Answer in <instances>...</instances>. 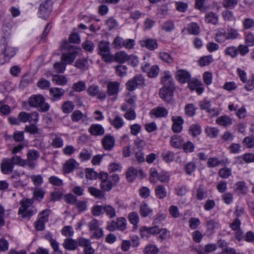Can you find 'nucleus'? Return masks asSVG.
Masks as SVG:
<instances>
[{
	"instance_id": "nucleus-1",
	"label": "nucleus",
	"mask_w": 254,
	"mask_h": 254,
	"mask_svg": "<svg viewBox=\"0 0 254 254\" xmlns=\"http://www.w3.org/2000/svg\"><path fill=\"white\" fill-rule=\"evenodd\" d=\"M0 44L1 54L3 55V59L0 55V64H3L16 54L17 50L9 44L8 41L4 37L1 39Z\"/></svg>"
},
{
	"instance_id": "nucleus-2",
	"label": "nucleus",
	"mask_w": 254,
	"mask_h": 254,
	"mask_svg": "<svg viewBox=\"0 0 254 254\" xmlns=\"http://www.w3.org/2000/svg\"><path fill=\"white\" fill-rule=\"evenodd\" d=\"M29 105L34 108H39L41 112L48 111L50 107V105L45 102V98L41 94H34L28 99Z\"/></svg>"
},
{
	"instance_id": "nucleus-3",
	"label": "nucleus",
	"mask_w": 254,
	"mask_h": 254,
	"mask_svg": "<svg viewBox=\"0 0 254 254\" xmlns=\"http://www.w3.org/2000/svg\"><path fill=\"white\" fill-rule=\"evenodd\" d=\"M100 226V221L96 219H93L88 223L89 231L93 233L92 238L99 239L104 236L103 230Z\"/></svg>"
},
{
	"instance_id": "nucleus-4",
	"label": "nucleus",
	"mask_w": 254,
	"mask_h": 254,
	"mask_svg": "<svg viewBox=\"0 0 254 254\" xmlns=\"http://www.w3.org/2000/svg\"><path fill=\"white\" fill-rule=\"evenodd\" d=\"M18 118L20 123H26L28 122L30 123L37 124L39 121V114L37 112L27 113L22 111L19 113Z\"/></svg>"
},
{
	"instance_id": "nucleus-5",
	"label": "nucleus",
	"mask_w": 254,
	"mask_h": 254,
	"mask_svg": "<svg viewBox=\"0 0 254 254\" xmlns=\"http://www.w3.org/2000/svg\"><path fill=\"white\" fill-rule=\"evenodd\" d=\"M53 2L51 0H46L41 3L38 14L40 17L46 20L53 10Z\"/></svg>"
},
{
	"instance_id": "nucleus-6",
	"label": "nucleus",
	"mask_w": 254,
	"mask_h": 254,
	"mask_svg": "<svg viewBox=\"0 0 254 254\" xmlns=\"http://www.w3.org/2000/svg\"><path fill=\"white\" fill-rule=\"evenodd\" d=\"M78 52V49L76 46L69 47L68 51L62 55V62H63L65 64H71L75 59Z\"/></svg>"
},
{
	"instance_id": "nucleus-7",
	"label": "nucleus",
	"mask_w": 254,
	"mask_h": 254,
	"mask_svg": "<svg viewBox=\"0 0 254 254\" xmlns=\"http://www.w3.org/2000/svg\"><path fill=\"white\" fill-rule=\"evenodd\" d=\"M98 53L106 62L112 61V56L108 42H100L98 44Z\"/></svg>"
},
{
	"instance_id": "nucleus-8",
	"label": "nucleus",
	"mask_w": 254,
	"mask_h": 254,
	"mask_svg": "<svg viewBox=\"0 0 254 254\" xmlns=\"http://www.w3.org/2000/svg\"><path fill=\"white\" fill-rule=\"evenodd\" d=\"M87 92L91 97H96L100 100H104L106 98L107 94L105 91L100 90L99 86L92 84L87 88Z\"/></svg>"
},
{
	"instance_id": "nucleus-9",
	"label": "nucleus",
	"mask_w": 254,
	"mask_h": 254,
	"mask_svg": "<svg viewBox=\"0 0 254 254\" xmlns=\"http://www.w3.org/2000/svg\"><path fill=\"white\" fill-rule=\"evenodd\" d=\"M144 84V79L143 77L140 74L136 75L127 82L126 88L130 91H132L135 90L138 86L142 85Z\"/></svg>"
},
{
	"instance_id": "nucleus-10",
	"label": "nucleus",
	"mask_w": 254,
	"mask_h": 254,
	"mask_svg": "<svg viewBox=\"0 0 254 254\" xmlns=\"http://www.w3.org/2000/svg\"><path fill=\"white\" fill-rule=\"evenodd\" d=\"M40 157V153L35 149H30L27 153V166L31 169L35 167L36 164L35 161Z\"/></svg>"
},
{
	"instance_id": "nucleus-11",
	"label": "nucleus",
	"mask_w": 254,
	"mask_h": 254,
	"mask_svg": "<svg viewBox=\"0 0 254 254\" xmlns=\"http://www.w3.org/2000/svg\"><path fill=\"white\" fill-rule=\"evenodd\" d=\"M174 86H163L160 88L159 96L164 101L170 102L173 97Z\"/></svg>"
},
{
	"instance_id": "nucleus-12",
	"label": "nucleus",
	"mask_w": 254,
	"mask_h": 254,
	"mask_svg": "<svg viewBox=\"0 0 254 254\" xmlns=\"http://www.w3.org/2000/svg\"><path fill=\"white\" fill-rule=\"evenodd\" d=\"M201 110H205L211 117L217 116L219 115V110L217 108H211V102L204 100L199 103Z\"/></svg>"
},
{
	"instance_id": "nucleus-13",
	"label": "nucleus",
	"mask_w": 254,
	"mask_h": 254,
	"mask_svg": "<svg viewBox=\"0 0 254 254\" xmlns=\"http://www.w3.org/2000/svg\"><path fill=\"white\" fill-rule=\"evenodd\" d=\"M79 164L74 159H69L65 161L63 165V171L64 174H69L78 168Z\"/></svg>"
},
{
	"instance_id": "nucleus-14",
	"label": "nucleus",
	"mask_w": 254,
	"mask_h": 254,
	"mask_svg": "<svg viewBox=\"0 0 254 254\" xmlns=\"http://www.w3.org/2000/svg\"><path fill=\"white\" fill-rule=\"evenodd\" d=\"M110 124L116 129H119L124 127L125 122L123 118L118 114L115 113L109 118Z\"/></svg>"
},
{
	"instance_id": "nucleus-15",
	"label": "nucleus",
	"mask_w": 254,
	"mask_h": 254,
	"mask_svg": "<svg viewBox=\"0 0 254 254\" xmlns=\"http://www.w3.org/2000/svg\"><path fill=\"white\" fill-rule=\"evenodd\" d=\"M120 91V83L117 81L109 82L107 85V93L109 96L117 98Z\"/></svg>"
},
{
	"instance_id": "nucleus-16",
	"label": "nucleus",
	"mask_w": 254,
	"mask_h": 254,
	"mask_svg": "<svg viewBox=\"0 0 254 254\" xmlns=\"http://www.w3.org/2000/svg\"><path fill=\"white\" fill-rule=\"evenodd\" d=\"M103 148L108 151H111L113 149L115 145V138L111 135H106L101 140Z\"/></svg>"
},
{
	"instance_id": "nucleus-17",
	"label": "nucleus",
	"mask_w": 254,
	"mask_h": 254,
	"mask_svg": "<svg viewBox=\"0 0 254 254\" xmlns=\"http://www.w3.org/2000/svg\"><path fill=\"white\" fill-rule=\"evenodd\" d=\"M14 165L9 158H4L0 163V169L4 174H9L13 170Z\"/></svg>"
},
{
	"instance_id": "nucleus-18",
	"label": "nucleus",
	"mask_w": 254,
	"mask_h": 254,
	"mask_svg": "<svg viewBox=\"0 0 254 254\" xmlns=\"http://www.w3.org/2000/svg\"><path fill=\"white\" fill-rule=\"evenodd\" d=\"M177 79L182 83H186L189 82L191 79L190 73L184 69H178L176 73Z\"/></svg>"
},
{
	"instance_id": "nucleus-19",
	"label": "nucleus",
	"mask_w": 254,
	"mask_h": 254,
	"mask_svg": "<svg viewBox=\"0 0 254 254\" xmlns=\"http://www.w3.org/2000/svg\"><path fill=\"white\" fill-rule=\"evenodd\" d=\"M31 205L30 200L26 199L21 202V206L20 207L18 213L22 215L23 217H30L32 215V212L28 210L29 207Z\"/></svg>"
},
{
	"instance_id": "nucleus-20",
	"label": "nucleus",
	"mask_w": 254,
	"mask_h": 254,
	"mask_svg": "<svg viewBox=\"0 0 254 254\" xmlns=\"http://www.w3.org/2000/svg\"><path fill=\"white\" fill-rule=\"evenodd\" d=\"M149 114L151 117L154 116L158 118H165L168 116V111L164 107L158 106L152 109L150 111Z\"/></svg>"
},
{
	"instance_id": "nucleus-21",
	"label": "nucleus",
	"mask_w": 254,
	"mask_h": 254,
	"mask_svg": "<svg viewBox=\"0 0 254 254\" xmlns=\"http://www.w3.org/2000/svg\"><path fill=\"white\" fill-rule=\"evenodd\" d=\"M173 125L172 127V130L174 132L179 133L181 132L184 124V120L181 116H173L172 118Z\"/></svg>"
},
{
	"instance_id": "nucleus-22",
	"label": "nucleus",
	"mask_w": 254,
	"mask_h": 254,
	"mask_svg": "<svg viewBox=\"0 0 254 254\" xmlns=\"http://www.w3.org/2000/svg\"><path fill=\"white\" fill-rule=\"evenodd\" d=\"M208 196L207 188L203 185H200L195 191V198L198 201L206 199Z\"/></svg>"
},
{
	"instance_id": "nucleus-23",
	"label": "nucleus",
	"mask_w": 254,
	"mask_h": 254,
	"mask_svg": "<svg viewBox=\"0 0 254 254\" xmlns=\"http://www.w3.org/2000/svg\"><path fill=\"white\" fill-rule=\"evenodd\" d=\"M142 46L146 47L149 50L153 51L158 47V44L156 40L151 38H146L140 41Z\"/></svg>"
},
{
	"instance_id": "nucleus-24",
	"label": "nucleus",
	"mask_w": 254,
	"mask_h": 254,
	"mask_svg": "<svg viewBox=\"0 0 254 254\" xmlns=\"http://www.w3.org/2000/svg\"><path fill=\"white\" fill-rule=\"evenodd\" d=\"M161 82L164 86H174L172 76L169 71H164L161 73Z\"/></svg>"
},
{
	"instance_id": "nucleus-25",
	"label": "nucleus",
	"mask_w": 254,
	"mask_h": 254,
	"mask_svg": "<svg viewBox=\"0 0 254 254\" xmlns=\"http://www.w3.org/2000/svg\"><path fill=\"white\" fill-rule=\"evenodd\" d=\"M89 132L92 135H101L104 133L103 127L99 124H93L88 129Z\"/></svg>"
},
{
	"instance_id": "nucleus-26",
	"label": "nucleus",
	"mask_w": 254,
	"mask_h": 254,
	"mask_svg": "<svg viewBox=\"0 0 254 254\" xmlns=\"http://www.w3.org/2000/svg\"><path fill=\"white\" fill-rule=\"evenodd\" d=\"M184 138L180 135H173L170 140V144L174 148L181 149L184 142Z\"/></svg>"
},
{
	"instance_id": "nucleus-27",
	"label": "nucleus",
	"mask_w": 254,
	"mask_h": 254,
	"mask_svg": "<svg viewBox=\"0 0 254 254\" xmlns=\"http://www.w3.org/2000/svg\"><path fill=\"white\" fill-rule=\"evenodd\" d=\"M152 209L145 201H143L139 206V213L143 217L148 216L152 213Z\"/></svg>"
},
{
	"instance_id": "nucleus-28",
	"label": "nucleus",
	"mask_w": 254,
	"mask_h": 254,
	"mask_svg": "<svg viewBox=\"0 0 254 254\" xmlns=\"http://www.w3.org/2000/svg\"><path fill=\"white\" fill-rule=\"evenodd\" d=\"M205 19L208 23L217 25L219 23V15L213 12H209L205 14Z\"/></svg>"
},
{
	"instance_id": "nucleus-29",
	"label": "nucleus",
	"mask_w": 254,
	"mask_h": 254,
	"mask_svg": "<svg viewBox=\"0 0 254 254\" xmlns=\"http://www.w3.org/2000/svg\"><path fill=\"white\" fill-rule=\"evenodd\" d=\"M206 226L207 230L211 233L215 232L216 229L220 228V225L218 221L215 219H209L206 221Z\"/></svg>"
},
{
	"instance_id": "nucleus-30",
	"label": "nucleus",
	"mask_w": 254,
	"mask_h": 254,
	"mask_svg": "<svg viewBox=\"0 0 254 254\" xmlns=\"http://www.w3.org/2000/svg\"><path fill=\"white\" fill-rule=\"evenodd\" d=\"M215 40L219 43L224 42L227 40V32L223 28L216 30Z\"/></svg>"
},
{
	"instance_id": "nucleus-31",
	"label": "nucleus",
	"mask_w": 254,
	"mask_h": 254,
	"mask_svg": "<svg viewBox=\"0 0 254 254\" xmlns=\"http://www.w3.org/2000/svg\"><path fill=\"white\" fill-rule=\"evenodd\" d=\"M63 246L66 250L73 251L77 248L78 244L75 240L68 238L64 240Z\"/></svg>"
},
{
	"instance_id": "nucleus-32",
	"label": "nucleus",
	"mask_w": 254,
	"mask_h": 254,
	"mask_svg": "<svg viewBox=\"0 0 254 254\" xmlns=\"http://www.w3.org/2000/svg\"><path fill=\"white\" fill-rule=\"evenodd\" d=\"M50 95L55 100H59L64 94L63 89L58 87H53L50 89Z\"/></svg>"
},
{
	"instance_id": "nucleus-33",
	"label": "nucleus",
	"mask_w": 254,
	"mask_h": 254,
	"mask_svg": "<svg viewBox=\"0 0 254 254\" xmlns=\"http://www.w3.org/2000/svg\"><path fill=\"white\" fill-rule=\"evenodd\" d=\"M154 190L156 196L159 199H163L167 196V190L162 185L157 186Z\"/></svg>"
},
{
	"instance_id": "nucleus-34",
	"label": "nucleus",
	"mask_w": 254,
	"mask_h": 254,
	"mask_svg": "<svg viewBox=\"0 0 254 254\" xmlns=\"http://www.w3.org/2000/svg\"><path fill=\"white\" fill-rule=\"evenodd\" d=\"M128 218L129 222L133 225V229L135 230L139 222V217L138 213L136 212H131L128 214Z\"/></svg>"
},
{
	"instance_id": "nucleus-35",
	"label": "nucleus",
	"mask_w": 254,
	"mask_h": 254,
	"mask_svg": "<svg viewBox=\"0 0 254 254\" xmlns=\"http://www.w3.org/2000/svg\"><path fill=\"white\" fill-rule=\"evenodd\" d=\"M227 40H235L240 36L238 30L233 27H228L226 31Z\"/></svg>"
},
{
	"instance_id": "nucleus-36",
	"label": "nucleus",
	"mask_w": 254,
	"mask_h": 254,
	"mask_svg": "<svg viewBox=\"0 0 254 254\" xmlns=\"http://www.w3.org/2000/svg\"><path fill=\"white\" fill-rule=\"evenodd\" d=\"M128 56L129 55L125 51H122L117 52L115 54V59L118 63L123 64L127 61Z\"/></svg>"
},
{
	"instance_id": "nucleus-37",
	"label": "nucleus",
	"mask_w": 254,
	"mask_h": 254,
	"mask_svg": "<svg viewBox=\"0 0 254 254\" xmlns=\"http://www.w3.org/2000/svg\"><path fill=\"white\" fill-rule=\"evenodd\" d=\"M75 66L81 70H85L88 68L89 63L87 59H77L75 63Z\"/></svg>"
},
{
	"instance_id": "nucleus-38",
	"label": "nucleus",
	"mask_w": 254,
	"mask_h": 254,
	"mask_svg": "<svg viewBox=\"0 0 254 254\" xmlns=\"http://www.w3.org/2000/svg\"><path fill=\"white\" fill-rule=\"evenodd\" d=\"M216 123L220 126L227 127L232 124V121L228 116H222L217 119Z\"/></svg>"
},
{
	"instance_id": "nucleus-39",
	"label": "nucleus",
	"mask_w": 254,
	"mask_h": 254,
	"mask_svg": "<svg viewBox=\"0 0 254 254\" xmlns=\"http://www.w3.org/2000/svg\"><path fill=\"white\" fill-rule=\"evenodd\" d=\"M237 50L238 49L236 47L231 46L227 47L225 49L224 53L226 56H230L232 59H234L238 55Z\"/></svg>"
},
{
	"instance_id": "nucleus-40",
	"label": "nucleus",
	"mask_w": 254,
	"mask_h": 254,
	"mask_svg": "<svg viewBox=\"0 0 254 254\" xmlns=\"http://www.w3.org/2000/svg\"><path fill=\"white\" fill-rule=\"evenodd\" d=\"M13 165H18L20 166L24 167L27 166V162L26 160L23 159L20 156L14 155L11 158H10Z\"/></svg>"
},
{
	"instance_id": "nucleus-41",
	"label": "nucleus",
	"mask_w": 254,
	"mask_h": 254,
	"mask_svg": "<svg viewBox=\"0 0 254 254\" xmlns=\"http://www.w3.org/2000/svg\"><path fill=\"white\" fill-rule=\"evenodd\" d=\"M195 146L193 143L190 141H187L185 142L182 145L181 149H182L184 152L186 153H190L194 151Z\"/></svg>"
},
{
	"instance_id": "nucleus-42",
	"label": "nucleus",
	"mask_w": 254,
	"mask_h": 254,
	"mask_svg": "<svg viewBox=\"0 0 254 254\" xmlns=\"http://www.w3.org/2000/svg\"><path fill=\"white\" fill-rule=\"evenodd\" d=\"M45 192L40 188H35L33 190V196L35 200L41 201L44 198Z\"/></svg>"
},
{
	"instance_id": "nucleus-43",
	"label": "nucleus",
	"mask_w": 254,
	"mask_h": 254,
	"mask_svg": "<svg viewBox=\"0 0 254 254\" xmlns=\"http://www.w3.org/2000/svg\"><path fill=\"white\" fill-rule=\"evenodd\" d=\"M92 155L91 150L83 149L80 153L79 158L81 161H85L89 160L91 158Z\"/></svg>"
},
{
	"instance_id": "nucleus-44",
	"label": "nucleus",
	"mask_w": 254,
	"mask_h": 254,
	"mask_svg": "<svg viewBox=\"0 0 254 254\" xmlns=\"http://www.w3.org/2000/svg\"><path fill=\"white\" fill-rule=\"evenodd\" d=\"M162 157L166 162H171L175 159V154L170 150H166L162 152Z\"/></svg>"
},
{
	"instance_id": "nucleus-45",
	"label": "nucleus",
	"mask_w": 254,
	"mask_h": 254,
	"mask_svg": "<svg viewBox=\"0 0 254 254\" xmlns=\"http://www.w3.org/2000/svg\"><path fill=\"white\" fill-rule=\"evenodd\" d=\"M205 133L208 137L213 138L217 136L219 129L214 127H207L205 129Z\"/></svg>"
},
{
	"instance_id": "nucleus-46",
	"label": "nucleus",
	"mask_w": 254,
	"mask_h": 254,
	"mask_svg": "<svg viewBox=\"0 0 254 254\" xmlns=\"http://www.w3.org/2000/svg\"><path fill=\"white\" fill-rule=\"evenodd\" d=\"M158 252L159 249L158 247L153 244L147 245L144 250L145 254H157Z\"/></svg>"
},
{
	"instance_id": "nucleus-47",
	"label": "nucleus",
	"mask_w": 254,
	"mask_h": 254,
	"mask_svg": "<svg viewBox=\"0 0 254 254\" xmlns=\"http://www.w3.org/2000/svg\"><path fill=\"white\" fill-rule=\"evenodd\" d=\"M85 116L79 110H75L71 115V119L73 122H78L82 120Z\"/></svg>"
},
{
	"instance_id": "nucleus-48",
	"label": "nucleus",
	"mask_w": 254,
	"mask_h": 254,
	"mask_svg": "<svg viewBox=\"0 0 254 254\" xmlns=\"http://www.w3.org/2000/svg\"><path fill=\"white\" fill-rule=\"evenodd\" d=\"M188 32L192 35H198L199 33V26L195 22H191L188 25Z\"/></svg>"
},
{
	"instance_id": "nucleus-49",
	"label": "nucleus",
	"mask_w": 254,
	"mask_h": 254,
	"mask_svg": "<svg viewBox=\"0 0 254 254\" xmlns=\"http://www.w3.org/2000/svg\"><path fill=\"white\" fill-rule=\"evenodd\" d=\"M74 105L71 101L65 102L62 106L63 112L65 114L71 113L74 109Z\"/></svg>"
},
{
	"instance_id": "nucleus-50",
	"label": "nucleus",
	"mask_w": 254,
	"mask_h": 254,
	"mask_svg": "<svg viewBox=\"0 0 254 254\" xmlns=\"http://www.w3.org/2000/svg\"><path fill=\"white\" fill-rule=\"evenodd\" d=\"M160 71L159 67L157 65H152L147 72V75L150 78H154L158 76Z\"/></svg>"
},
{
	"instance_id": "nucleus-51",
	"label": "nucleus",
	"mask_w": 254,
	"mask_h": 254,
	"mask_svg": "<svg viewBox=\"0 0 254 254\" xmlns=\"http://www.w3.org/2000/svg\"><path fill=\"white\" fill-rule=\"evenodd\" d=\"M37 86L41 89L47 90L50 88L51 83L45 78H41L37 82Z\"/></svg>"
},
{
	"instance_id": "nucleus-52",
	"label": "nucleus",
	"mask_w": 254,
	"mask_h": 254,
	"mask_svg": "<svg viewBox=\"0 0 254 254\" xmlns=\"http://www.w3.org/2000/svg\"><path fill=\"white\" fill-rule=\"evenodd\" d=\"M88 191L92 196L97 198H102L104 195V193L101 190L94 187H89Z\"/></svg>"
},
{
	"instance_id": "nucleus-53",
	"label": "nucleus",
	"mask_w": 254,
	"mask_h": 254,
	"mask_svg": "<svg viewBox=\"0 0 254 254\" xmlns=\"http://www.w3.org/2000/svg\"><path fill=\"white\" fill-rule=\"evenodd\" d=\"M64 140L60 136L55 135V136L52 139L51 145L54 148H61L63 146Z\"/></svg>"
},
{
	"instance_id": "nucleus-54",
	"label": "nucleus",
	"mask_w": 254,
	"mask_h": 254,
	"mask_svg": "<svg viewBox=\"0 0 254 254\" xmlns=\"http://www.w3.org/2000/svg\"><path fill=\"white\" fill-rule=\"evenodd\" d=\"M137 170L136 169L131 167L126 173L127 179L129 182H132L137 175Z\"/></svg>"
},
{
	"instance_id": "nucleus-55",
	"label": "nucleus",
	"mask_w": 254,
	"mask_h": 254,
	"mask_svg": "<svg viewBox=\"0 0 254 254\" xmlns=\"http://www.w3.org/2000/svg\"><path fill=\"white\" fill-rule=\"evenodd\" d=\"M116 224L117 229L120 231H124L127 228V221L124 217L118 218Z\"/></svg>"
},
{
	"instance_id": "nucleus-56",
	"label": "nucleus",
	"mask_w": 254,
	"mask_h": 254,
	"mask_svg": "<svg viewBox=\"0 0 254 254\" xmlns=\"http://www.w3.org/2000/svg\"><path fill=\"white\" fill-rule=\"evenodd\" d=\"M201 132V127L197 124H193L190 126L189 133L192 136H195L200 134Z\"/></svg>"
},
{
	"instance_id": "nucleus-57",
	"label": "nucleus",
	"mask_w": 254,
	"mask_h": 254,
	"mask_svg": "<svg viewBox=\"0 0 254 254\" xmlns=\"http://www.w3.org/2000/svg\"><path fill=\"white\" fill-rule=\"evenodd\" d=\"M34 185L38 188L43 183V178L41 175H33L30 177Z\"/></svg>"
},
{
	"instance_id": "nucleus-58",
	"label": "nucleus",
	"mask_w": 254,
	"mask_h": 254,
	"mask_svg": "<svg viewBox=\"0 0 254 254\" xmlns=\"http://www.w3.org/2000/svg\"><path fill=\"white\" fill-rule=\"evenodd\" d=\"M105 212L104 205H95L92 208V213L95 216H99Z\"/></svg>"
},
{
	"instance_id": "nucleus-59",
	"label": "nucleus",
	"mask_w": 254,
	"mask_h": 254,
	"mask_svg": "<svg viewBox=\"0 0 254 254\" xmlns=\"http://www.w3.org/2000/svg\"><path fill=\"white\" fill-rule=\"evenodd\" d=\"M160 59L169 64H171L174 63V59L173 58L167 53L162 52L159 54Z\"/></svg>"
},
{
	"instance_id": "nucleus-60",
	"label": "nucleus",
	"mask_w": 254,
	"mask_h": 254,
	"mask_svg": "<svg viewBox=\"0 0 254 254\" xmlns=\"http://www.w3.org/2000/svg\"><path fill=\"white\" fill-rule=\"evenodd\" d=\"M213 62V59L212 55L202 57L199 61V65L202 66L209 65Z\"/></svg>"
},
{
	"instance_id": "nucleus-61",
	"label": "nucleus",
	"mask_w": 254,
	"mask_h": 254,
	"mask_svg": "<svg viewBox=\"0 0 254 254\" xmlns=\"http://www.w3.org/2000/svg\"><path fill=\"white\" fill-rule=\"evenodd\" d=\"M53 81L57 84L63 85L66 83L67 80L65 77L62 75H54L53 76Z\"/></svg>"
},
{
	"instance_id": "nucleus-62",
	"label": "nucleus",
	"mask_w": 254,
	"mask_h": 254,
	"mask_svg": "<svg viewBox=\"0 0 254 254\" xmlns=\"http://www.w3.org/2000/svg\"><path fill=\"white\" fill-rule=\"evenodd\" d=\"M50 210L46 209L42 211L38 215V220L46 223L49 220Z\"/></svg>"
},
{
	"instance_id": "nucleus-63",
	"label": "nucleus",
	"mask_w": 254,
	"mask_h": 254,
	"mask_svg": "<svg viewBox=\"0 0 254 254\" xmlns=\"http://www.w3.org/2000/svg\"><path fill=\"white\" fill-rule=\"evenodd\" d=\"M236 190L239 193L246 194L248 190V188L246 186L245 182L240 181L236 184Z\"/></svg>"
},
{
	"instance_id": "nucleus-64",
	"label": "nucleus",
	"mask_w": 254,
	"mask_h": 254,
	"mask_svg": "<svg viewBox=\"0 0 254 254\" xmlns=\"http://www.w3.org/2000/svg\"><path fill=\"white\" fill-rule=\"evenodd\" d=\"M162 29L167 32H170L175 29V24L172 21H165L162 25Z\"/></svg>"
}]
</instances>
